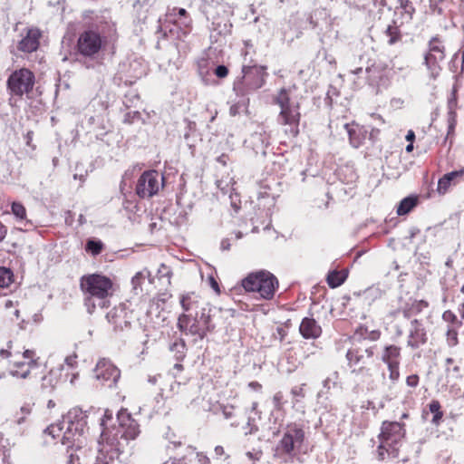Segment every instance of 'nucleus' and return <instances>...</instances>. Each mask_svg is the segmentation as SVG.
Listing matches in <instances>:
<instances>
[{"label": "nucleus", "instance_id": "nucleus-36", "mask_svg": "<svg viewBox=\"0 0 464 464\" xmlns=\"http://www.w3.org/2000/svg\"><path fill=\"white\" fill-rule=\"evenodd\" d=\"M150 273L147 269H143L142 271L137 272L131 279V284H132L133 287L137 288L138 286H140L142 284L143 280L146 277L150 278Z\"/></svg>", "mask_w": 464, "mask_h": 464}, {"label": "nucleus", "instance_id": "nucleus-28", "mask_svg": "<svg viewBox=\"0 0 464 464\" xmlns=\"http://www.w3.org/2000/svg\"><path fill=\"white\" fill-rule=\"evenodd\" d=\"M444 45L440 38L433 37L429 43L428 54L433 55L435 59H444Z\"/></svg>", "mask_w": 464, "mask_h": 464}, {"label": "nucleus", "instance_id": "nucleus-27", "mask_svg": "<svg viewBox=\"0 0 464 464\" xmlns=\"http://www.w3.org/2000/svg\"><path fill=\"white\" fill-rule=\"evenodd\" d=\"M401 349L395 345L386 346L382 360L386 364L400 362Z\"/></svg>", "mask_w": 464, "mask_h": 464}, {"label": "nucleus", "instance_id": "nucleus-47", "mask_svg": "<svg viewBox=\"0 0 464 464\" xmlns=\"http://www.w3.org/2000/svg\"><path fill=\"white\" fill-rule=\"evenodd\" d=\"M284 394L282 392H277L274 397L273 401L276 409H281L283 406Z\"/></svg>", "mask_w": 464, "mask_h": 464}, {"label": "nucleus", "instance_id": "nucleus-62", "mask_svg": "<svg viewBox=\"0 0 464 464\" xmlns=\"http://www.w3.org/2000/svg\"><path fill=\"white\" fill-rule=\"evenodd\" d=\"M249 387H251V388H252V389H254V390L259 391V390H261V387H262V386H261V384H260V383H258L257 382H251L249 383Z\"/></svg>", "mask_w": 464, "mask_h": 464}, {"label": "nucleus", "instance_id": "nucleus-5", "mask_svg": "<svg viewBox=\"0 0 464 464\" xmlns=\"http://www.w3.org/2000/svg\"><path fill=\"white\" fill-rule=\"evenodd\" d=\"M247 54L248 52L246 51L242 65V77L237 78L233 84L234 91L241 96L261 88L265 83L266 67L253 63L252 60L247 61Z\"/></svg>", "mask_w": 464, "mask_h": 464}, {"label": "nucleus", "instance_id": "nucleus-7", "mask_svg": "<svg viewBox=\"0 0 464 464\" xmlns=\"http://www.w3.org/2000/svg\"><path fill=\"white\" fill-rule=\"evenodd\" d=\"M405 430L403 425L397 421H384L382 425L380 434V446L378 452L380 458L384 459V452L392 455L393 458L398 456L397 444L403 439Z\"/></svg>", "mask_w": 464, "mask_h": 464}, {"label": "nucleus", "instance_id": "nucleus-33", "mask_svg": "<svg viewBox=\"0 0 464 464\" xmlns=\"http://www.w3.org/2000/svg\"><path fill=\"white\" fill-rule=\"evenodd\" d=\"M13 272L6 267H0V288L7 287L13 282Z\"/></svg>", "mask_w": 464, "mask_h": 464}, {"label": "nucleus", "instance_id": "nucleus-38", "mask_svg": "<svg viewBox=\"0 0 464 464\" xmlns=\"http://www.w3.org/2000/svg\"><path fill=\"white\" fill-rule=\"evenodd\" d=\"M400 362L387 364L389 370V378L392 382H396L400 378L399 371Z\"/></svg>", "mask_w": 464, "mask_h": 464}, {"label": "nucleus", "instance_id": "nucleus-11", "mask_svg": "<svg viewBox=\"0 0 464 464\" xmlns=\"http://www.w3.org/2000/svg\"><path fill=\"white\" fill-rule=\"evenodd\" d=\"M34 81V74L29 69L21 68L10 74L7 88L12 95L22 97L33 90Z\"/></svg>", "mask_w": 464, "mask_h": 464}, {"label": "nucleus", "instance_id": "nucleus-34", "mask_svg": "<svg viewBox=\"0 0 464 464\" xmlns=\"http://www.w3.org/2000/svg\"><path fill=\"white\" fill-rule=\"evenodd\" d=\"M150 7V0H137L133 5L134 10L140 14V19H146V13Z\"/></svg>", "mask_w": 464, "mask_h": 464}, {"label": "nucleus", "instance_id": "nucleus-22", "mask_svg": "<svg viewBox=\"0 0 464 464\" xmlns=\"http://www.w3.org/2000/svg\"><path fill=\"white\" fill-rule=\"evenodd\" d=\"M344 128L348 133L350 143L353 147L358 148L365 139L362 127L356 123H346Z\"/></svg>", "mask_w": 464, "mask_h": 464}, {"label": "nucleus", "instance_id": "nucleus-8", "mask_svg": "<svg viewBox=\"0 0 464 464\" xmlns=\"http://www.w3.org/2000/svg\"><path fill=\"white\" fill-rule=\"evenodd\" d=\"M178 326L180 331L203 339L212 328L210 312L195 313L191 314H180L178 319Z\"/></svg>", "mask_w": 464, "mask_h": 464}, {"label": "nucleus", "instance_id": "nucleus-12", "mask_svg": "<svg viewBox=\"0 0 464 464\" xmlns=\"http://www.w3.org/2000/svg\"><path fill=\"white\" fill-rule=\"evenodd\" d=\"M107 45L106 37L99 31H84L78 38L77 48L84 56H94Z\"/></svg>", "mask_w": 464, "mask_h": 464}, {"label": "nucleus", "instance_id": "nucleus-61", "mask_svg": "<svg viewBox=\"0 0 464 464\" xmlns=\"http://www.w3.org/2000/svg\"><path fill=\"white\" fill-rule=\"evenodd\" d=\"M163 464H183V462L180 459H169L167 461H165Z\"/></svg>", "mask_w": 464, "mask_h": 464}, {"label": "nucleus", "instance_id": "nucleus-17", "mask_svg": "<svg viewBox=\"0 0 464 464\" xmlns=\"http://www.w3.org/2000/svg\"><path fill=\"white\" fill-rule=\"evenodd\" d=\"M83 17L89 22L90 26L106 28L115 25L111 20V12L109 9H104L99 12L91 10L85 11Z\"/></svg>", "mask_w": 464, "mask_h": 464}, {"label": "nucleus", "instance_id": "nucleus-20", "mask_svg": "<svg viewBox=\"0 0 464 464\" xmlns=\"http://www.w3.org/2000/svg\"><path fill=\"white\" fill-rule=\"evenodd\" d=\"M300 334L305 339H315L322 333L321 326L313 318L305 317L301 322L299 327Z\"/></svg>", "mask_w": 464, "mask_h": 464}, {"label": "nucleus", "instance_id": "nucleus-55", "mask_svg": "<svg viewBox=\"0 0 464 464\" xmlns=\"http://www.w3.org/2000/svg\"><path fill=\"white\" fill-rule=\"evenodd\" d=\"M442 318L446 322H454L457 319L456 315L450 311H445L442 314Z\"/></svg>", "mask_w": 464, "mask_h": 464}, {"label": "nucleus", "instance_id": "nucleus-45", "mask_svg": "<svg viewBox=\"0 0 464 464\" xmlns=\"http://www.w3.org/2000/svg\"><path fill=\"white\" fill-rule=\"evenodd\" d=\"M222 414L226 419H230L234 416L235 407L231 404L221 405Z\"/></svg>", "mask_w": 464, "mask_h": 464}, {"label": "nucleus", "instance_id": "nucleus-32", "mask_svg": "<svg viewBox=\"0 0 464 464\" xmlns=\"http://www.w3.org/2000/svg\"><path fill=\"white\" fill-rule=\"evenodd\" d=\"M10 444L0 433V464H10Z\"/></svg>", "mask_w": 464, "mask_h": 464}, {"label": "nucleus", "instance_id": "nucleus-26", "mask_svg": "<svg viewBox=\"0 0 464 464\" xmlns=\"http://www.w3.org/2000/svg\"><path fill=\"white\" fill-rule=\"evenodd\" d=\"M452 176H464V169L456 171H451L450 173L445 174L442 178H440L438 181L437 187V191L439 194L444 195L448 191V189L451 186L450 177Z\"/></svg>", "mask_w": 464, "mask_h": 464}, {"label": "nucleus", "instance_id": "nucleus-59", "mask_svg": "<svg viewBox=\"0 0 464 464\" xmlns=\"http://www.w3.org/2000/svg\"><path fill=\"white\" fill-rule=\"evenodd\" d=\"M257 406H258V403L256 401H254L251 405V412H253L255 415H257L258 418H260L259 416V412L257 411Z\"/></svg>", "mask_w": 464, "mask_h": 464}, {"label": "nucleus", "instance_id": "nucleus-41", "mask_svg": "<svg viewBox=\"0 0 464 464\" xmlns=\"http://www.w3.org/2000/svg\"><path fill=\"white\" fill-rule=\"evenodd\" d=\"M304 384L292 388L291 394L294 397V401H293L294 406H295V404L297 402H299L304 397Z\"/></svg>", "mask_w": 464, "mask_h": 464}, {"label": "nucleus", "instance_id": "nucleus-16", "mask_svg": "<svg viewBox=\"0 0 464 464\" xmlns=\"http://www.w3.org/2000/svg\"><path fill=\"white\" fill-rule=\"evenodd\" d=\"M108 322L113 325L115 330L127 328L132 319V313L125 304H120L113 307L106 315Z\"/></svg>", "mask_w": 464, "mask_h": 464}, {"label": "nucleus", "instance_id": "nucleus-13", "mask_svg": "<svg viewBox=\"0 0 464 464\" xmlns=\"http://www.w3.org/2000/svg\"><path fill=\"white\" fill-rule=\"evenodd\" d=\"M163 186V177L156 170H148L142 173L136 185V193L140 198H151L156 195Z\"/></svg>", "mask_w": 464, "mask_h": 464}, {"label": "nucleus", "instance_id": "nucleus-19", "mask_svg": "<svg viewBox=\"0 0 464 464\" xmlns=\"http://www.w3.org/2000/svg\"><path fill=\"white\" fill-rule=\"evenodd\" d=\"M121 412H125L127 413L130 420H134L132 418V416L130 415V412H128V411L126 409H121V411H119L118 414H117V422H118V425L117 426H112V427H110L109 426V422L112 420V412L109 410H105L104 411V414L102 418V420H101V426L102 427V433H101V440L99 441H102V435L105 431H109V432H113V433H118V439H121V436L122 434V431H120V429L121 428V423H120V420H119V416Z\"/></svg>", "mask_w": 464, "mask_h": 464}, {"label": "nucleus", "instance_id": "nucleus-44", "mask_svg": "<svg viewBox=\"0 0 464 464\" xmlns=\"http://www.w3.org/2000/svg\"><path fill=\"white\" fill-rule=\"evenodd\" d=\"M23 358L25 360L24 362H34V368H36L37 366V360L35 352L34 350H25L23 353Z\"/></svg>", "mask_w": 464, "mask_h": 464}, {"label": "nucleus", "instance_id": "nucleus-31", "mask_svg": "<svg viewBox=\"0 0 464 464\" xmlns=\"http://www.w3.org/2000/svg\"><path fill=\"white\" fill-rule=\"evenodd\" d=\"M62 366L50 370L49 373L43 378V386L53 388L56 386L61 374Z\"/></svg>", "mask_w": 464, "mask_h": 464}, {"label": "nucleus", "instance_id": "nucleus-42", "mask_svg": "<svg viewBox=\"0 0 464 464\" xmlns=\"http://www.w3.org/2000/svg\"><path fill=\"white\" fill-rule=\"evenodd\" d=\"M383 34L385 38H387V43L389 44H395L401 37L400 31H383Z\"/></svg>", "mask_w": 464, "mask_h": 464}, {"label": "nucleus", "instance_id": "nucleus-15", "mask_svg": "<svg viewBox=\"0 0 464 464\" xmlns=\"http://www.w3.org/2000/svg\"><path fill=\"white\" fill-rule=\"evenodd\" d=\"M179 303L183 309L182 314H191L198 312L201 314L203 308L205 312L211 311L209 304L195 292L182 294L179 297Z\"/></svg>", "mask_w": 464, "mask_h": 464}, {"label": "nucleus", "instance_id": "nucleus-29", "mask_svg": "<svg viewBox=\"0 0 464 464\" xmlns=\"http://www.w3.org/2000/svg\"><path fill=\"white\" fill-rule=\"evenodd\" d=\"M347 272L345 270L331 271L327 276V283L330 287L335 288L340 286L346 279Z\"/></svg>", "mask_w": 464, "mask_h": 464}, {"label": "nucleus", "instance_id": "nucleus-25", "mask_svg": "<svg viewBox=\"0 0 464 464\" xmlns=\"http://www.w3.org/2000/svg\"><path fill=\"white\" fill-rule=\"evenodd\" d=\"M444 59H435L433 55L428 53L425 54L424 63L430 72V78L436 79L440 75L441 71L440 63Z\"/></svg>", "mask_w": 464, "mask_h": 464}, {"label": "nucleus", "instance_id": "nucleus-46", "mask_svg": "<svg viewBox=\"0 0 464 464\" xmlns=\"http://www.w3.org/2000/svg\"><path fill=\"white\" fill-rule=\"evenodd\" d=\"M158 275L160 277H166L167 278V282L168 284L170 283V276H171V271L170 269L166 266L165 265H161L158 270Z\"/></svg>", "mask_w": 464, "mask_h": 464}, {"label": "nucleus", "instance_id": "nucleus-37", "mask_svg": "<svg viewBox=\"0 0 464 464\" xmlns=\"http://www.w3.org/2000/svg\"><path fill=\"white\" fill-rule=\"evenodd\" d=\"M85 249L87 252H90L93 256H96L101 253L102 249V243L101 241L89 240L86 244Z\"/></svg>", "mask_w": 464, "mask_h": 464}, {"label": "nucleus", "instance_id": "nucleus-2", "mask_svg": "<svg viewBox=\"0 0 464 464\" xmlns=\"http://www.w3.org/2000/svg\"><path fill=\"white\" fill-rule=\"evenodd\" d=\"M87 414L82 409L74 407L63 417L62 421L50 425L45 432L53 439L70 448H81L87 430Z\"/></svg>", "mask_w": 464, "mask_h": 464}, {"label": "nucleus", "instance_id": "nucleus-51", "mask_svg": "<svg viewBox=\"0 0 464 464\" xmlns=\"http://www.w3.org/2000/svg\"><path fill=\"white\" fill-rule=\"evenodd\" d=\"M208 284H209L210 287L215 291V293L219 295L220 294V288H219V285H218L217 280L214 278V276H209L208 277Z\"/></svg>", "mask_w": 464, "mask_h": 464}, {"label": "nucleus", "instance_id": "nucleus-23", "mask_svg": "<svg viewBox=\"0 0 464 464\" xmlns=\"http://www.w3.org/2000/svg\"><path fill=\"white\" fill-rule=\"evenodd\" d=\"M426 342V335L419 323L414 320L411 322V330L410 332L408 343L413 348L419 347Z\"/></svg>", "mask_w": 464, "mask_h": 464}, {"label": "nucleus", "instance_id": "nucleus-24", "mask_svg": "<svg viewBox=\"0 0 464 464\" xmlns=\"http://www.w3.org/2000/svg\"><path fill=\"white\" fill-rule=\"evenodd\" d=\"M176 11L177 9L173 8L171 12L167 14L169 22L178 27H189L191 21L187 16V11L184 8H179L177 14Z\"/></svg>", "mask_w": 464, "mask_h": 464}, {"label": "nucleus", "instance_id": "nucleus-30", "mask_svg": "<svg viewBox=\"0 0 464 464\" xmlns=\"http://www.w3.org/2000/svg\"><path fill=\"white\" fill-rule=\"evenodd\" d=\"M417 198L414 196L403 198L397 208V214L399 216L408 214L417 205Z\"/></svg>", "mask_w": 464, "mask_h": 464}, {"label": "nucleus", "instance_id": "nucleus-49", "mask_svg": "<svg viewBox=\"0 0 464 464\" xmlns=\"http://www.w3.org/2000/svg\"><path fill=\"white\" fill-rule=\"evenodd\" d=\"M215 74L218 77V78H225L227 76L228 74V70L227 68L225 66V65H218L216 69H215Z\"/></svg>", "mask_w": 464, "mask_h": 464}, {"label": "nucleus", "instance_id": "nucleus-39", "mask_svg": "<svg viewBox=\"0 0 464 464\" xmlns=\"http://www.w3.org/2000/svg\"><path fill=\"white\" fill-rule=\"evenodd\" d=\"M11 342L8 343L6 349H0V364L5 363V362H9V358L11 357ZM5 377V372H0V378Z\"/></svg>", "mask_w": 464, "mask_h": 464}, {"label": "nucleus", "instance_id": "nucleus-50", "mask_svg": "<svg viewBox=\"0 0 464 464\" xmlns=\"http://www.w3.org/2000/svg\"><path fill=\"white\" fill-rule=\"evenodd\" d=\"M255 422V418H252L251 416L248 417V421H247V424H246V427L248 428V430L246 431V434H252V433H255L257 431V427L256 425L254 423Z\"/></svg>", "mask_w": 464, "mask_h": 464}, {"label": "nucleus", "instance_id": "nucleus-56", "mask_svg": "<svg viewBox=\"0 0 464 464\" xmlns=\"http://www.w3.org/2000/svg\"><path fill=\"white\" fill-rule=\"evenodd\" d=\"M401 313H402L403 316L408 318L410 316V312L408 309L406 308H403L402 310L399 309V310H395L393 312H392L390 314L392 316V317H396L398 314H400Z\"/></svg>", "mask_w": 464, "mask_h": 464}, {"label": "nucleus", "instance_id": "nucleus-10", "mask_svg": "<svg viewBox=\"0 0 464 464\" xmlns=\"http://www.w3.org/2000/svg\"><path fill=\"white\" fill-rule=\"evenodd\" d=\"M304 441V430L295 423L289 424L285 429L283 437L276 446V452L277 454L294 456L301 450Z\"/></svg>", "mask_w": 464, "mask_h": 464}, {"label": "nucleus", "instance_id": "nucleus-21", "mask_svg": "<svg viewBox=\"0 0 464 464\" xmlns=\"http://www.w3.org/2000/svg\"><path fill=\"white\" fill-rule=\"evenodd\" d=\"M40 31H27L24 36L19 43V49L23 52L32 53L38 48Z\"/></svg>", "mask_w": 464, "mask_h": 464}, {"label": "nucleus", "instance_id": "nucleus-60", "mask_svg": "<svg viewBox=\"0 0 464 464\" xmlns=\"http://www.w3.org/2000/svg\"><path fill=\"white\" fill-rule=\"evenodd\" d=\"M215 453L217 456H222L225 453L224 448L222 446H217L215 448Z\"/></svg>", "mask_w": 464, "mask_h": 464}, {"label": "nucleus", "instance_id": "nucleus-18", "mask_svg": "<svg viewBox=\"0 0 464 464\" xmlns=\"http://www.w3.org/2000/svg\"><path fill=\"white\" fill-rule=\"evenodd\" d=\"M34 368L33 362L14 361L9 362L8 374L15 379H28Z\"/></svg>", "mask_w": 464, "mask_h": 464}, {"label": "nucleus", "instance_id": "nucleus-54", "mask_svg": "<svg viewBox=\"0 0 464 464\" xmlns=\"http://www.w3.org/2000/svg\"><path fill=\"white\" fill-rule=\"evenodd\" d=\"M76 359H77V356H76L75 354H72V355L67 356V357L65 358L64 362H65V363H66L69 367L72 368V367H74V366L76 365V363H77V360H76Z\"/></svg>", "mask_w": 464, "mask_h": 464}, {"label": "nucleus", "instance_id": "nucleus-3", "mask_svg": "<svg viewBox=\"0 0 464 464\" xmlns=\"http://www.w3.org/2000/svg\"><path fill=\"white\" fill-rule=\"evenodd\" d=\"M81 287L88 295L85 306L89 314L94 313L96 307L105 308L109 305V298L113 294V283L109 277L98 274L82 276Z\"/></svg>", "mask_w": 464, "mask_h": 464}, {"label": "nucleus", "instance_id": "nucleus-58", "mask_svg": "<svg viewBox=\"0 0 464 464\" xmlns=\"http://www.w3.org/2000/svg\"><path fill=\"white\" fill-rule=\"evenodd\" d=\"M414 139H415L414 131H413V130H409V131L407 132V135H406V140H407L408 141H410L411 143H412V142H413V140H414Z\"/></svg>", "mask_w": 464, "mask_h": 464}, {"label": "nucleus", "instance_id": "nucleus-64", "mask_svg": "<svg viewBox=\"0 0 464 464\" xmlns=\"http://www.w3.org/2000/svg\"><path fill=\"white\" fill-rule=\"evenodd\" d=\"M180 384L177 382H173L171 384H170V392H172L173 393L179 388Z\"/></svg>", "mask_w": 464, "mask_h": 464}, {"label": "nucleus", "instance_id": "nucleus-48", "mask_svg": "<svg viewBox=\"0 0 464 464\" xmlns=\"http://www.w3.org/2000/svg\"><path fill=\"white\" fill-rule=\"evenodd\" d=\"M195 460L197 464H210V460L208 456L201 452H197L195 455Z\"/></svg>", "mask_w": 464, "mask_h": 464}, {"label": "nucleus", "instance_id": "nucleus-14", "mask_svg": "<svg viewBox=\"0 0 464 464\" xmlns=\"http://www.w3.org/2000/svg\"><path fill=\"white\" fill-rule=\"evenodd\" d=\"M94 377L101 384L111 388L119 381L121 372L109 360L101 359L94 369Z\"/></svg>", "mask_w": 464, "mask_h": 464}, {"label": "nucleus", "instance_id": "nucleus-1", "mask_svg": "<svg viewBox=\"0 0 464 464\" xmlns=\"http://www.w3.org/2000/svg\"><path fill=\"white\" fill-rule=\"evenodd\" d=\"M119 420L121 427L120 431H122L121 439H118V433L105 431L102 441H99L100 449L93 464H115V457L140 435V425L135 420H130L127 413L121 412Z\"/></svg>", "mask_w": 464, "mask_h": 464}, {"label": "nucleus", "instance_id": "nucleus-53", "mask_svg": "<svg viewBox=\"0 0 464 464\" xmlns=\"http://www.w3.org/2000/svg\"><path fill=\"white\" fill-rule=\"evenodd\" d=\"M406 383L410 387H416L419 383V376L412 374L407 377Z\"/></svg>", "mask_w": 464, "mask_h": 464}, {"label": "nucleus", "instance_id": "nucleus-9", "mask_svg": "<svg viewBox=\"0 0 464 464\" xmlns=\"http://www.w3.org/2000/svg\"><path fill=\"white\" fill-rule=\"evenodd\" d=\"M353 75H365V82L380 91L390 84L392 70L382 62H373L364 71L359 67L351 70Z\"/></svg>", "mask_w": 464, "mask_h": 464}, {"label": "nucleus", "instance_id": "nucleus-35", "mask_svg": "<svg viewBox=\"0 0 464 464\" xmlns=\"http://www.w3.org/2000/svg\"><path fill=\"white\" fill-rule=\"evenodd\" d=\"M11 209L17 219L24 220L26 218V209L20 202H13Z\"/></svg>", "mask_w": 464, "mask_h": 464}, {"label": "nucleus", "instance_id": "nucleus-63", "mask_svg": "<svg viewBox=\"0 0 464 464\" xmlns=\"http://www.w3.org/2000/svg\"><path fill=\"white\" fill-rule=\"evenodd\" d=\"M21 411H22L24 414H25V415L29 414V413L31 412V407H30V405H29V404H27V405L22 406V407H21Z\"/></svg>", "mask_w": 464, "mask_h": 464}, {"label": "nucleus", "instance_id": "nucleus-6", "mask_svg": "<svg viewBox=\"0 0 464 464\" xmlns=\"http://www.w3.org/2000/svg\"><path fill=\"white\" fill-rule=\"evenodd\" d=\"M241 285L248 293H256L260 298L271 300L278 288V280L269 271L259 270L243 278Z\"/></svg>", "mask_w": 464, "mask_h": 464}, {"label": "nucleus", "instance_id": "nucleus-40", "mask_svg": "<svg viewBox=\"0 0 464 464\" xmlns=\"http://www.w3.org/2000/svg\"><path fill=\"white\" fill-rule=\"evenodd\" d=\"M430 411L434 413L433 422H438L441 417L442 412L440 411V404L437 401H432L429 405Z\"/></svg>", "mask_w": 464, "mask_h": 464}, {"label": "nucleus", "instance_id": "nucleus-52", "mask_svg": "<svg viewBox=\"0 0 464 464\" xmlns=\"http://www.w3.org/2000/svg\"><path fill=\"white\" fill-rule=\"evenodd\" d=\"M246 456L249 459L253 461H257L262 457V451L261 450H254V451H248L246 452Z\"/></svg>", "mask_w": 464, "mask_h": 464}, {"label": "nucleus", "instance_id": "nucleus-57", "mask_svg": "<svg viewBox=\"0 0 464 464\" xmlns=\"http://www.w3.org/2000/svg\"><path fill=\"white\" fill-rule=\"evenodd\" d=\"M7 233L6 227L0 222V242L4 240Z\"/></svg>", "mask_w": 464, "mask_h": 464}, {"label": "nucleus", "instance_id": "nucleus-4", "mask_svg": "<svg viewBox=\"0 0 464 464\" xmlns=\"http://www.w3.org/2000/svg\"><path fill=\"white\" fill-rule=\"evenodd\" d=\"M294 88H282L274 98V102L280 108L278 123L287 128L285 133L296 137L299 133L301 119L300 104L293 97Z\"/></svg>", "mask_w": 464, "mask_h": 464}, {"label": "nucleus", "instance_id": "nucleus-43", "mask_svg": "<svg viewBox=\"0 0 464 464\" xmlns=\"http://www.w3.org/2000/svg\"><path fill=\"white\" fill-rule=\"evenodd\" d=\"M447 342L450 346H455L458 343V333L453 328H449L447 331Z\"/></svg>", "mask_w": 464, "mask_h": 464}]
</instances>
